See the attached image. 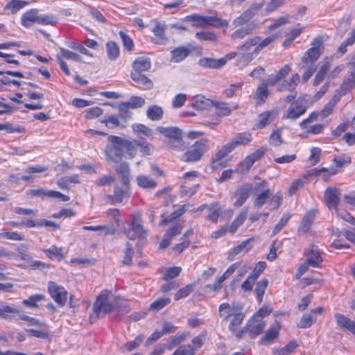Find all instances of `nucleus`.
<instances>
[{"mask_svg":"<svg viewBox=\"0 0 355 355\" xmlns=\"http://www.w3.org/2000/svg\"><path fill=\"white\" fill-rule=\"evenodd\" d=\"M291 67L288 64L284 65L275 74H272L266 79L269 85L274 86L278 83L277 90L280 92L284 91H293L300 83V76L293 74L288 80H283L291 72Z\"/></svg>","mask_w":355,"mask_h":355,"instance_id":"1","label":"nucleus"},{"mask_svg":"<svg viewBox=\"0 0 355 355\" xmlns=\"http://www.w3.org/2000/svg\"><path fill=\"white\" fill-rule=\"evenodd\" d=\"M252 140V135L250 132H244L239 133L230 142L223 146L215 154L211 160L213 168H216L220 165V161L234 150L238 146H246Z\"/></svg>","mask_w":355,"mask_h":355,"instance_id":"2","label":"nucleus"},{"mask_svg":"<svg viewBox=\"0 0 355 355\" xmlns=\"http://www.w3.org/2000/svg\"><path fill=\"white\" fill-rule=\"evenodd\" d=\"M116 304V297L107 290H103L98 296L93 311L98 318L104 317L111 313Z\"/></svg>","mask_w":355,"mask_h":355,"instance_id":"3","label":"nucleus"},{"mask_svg":"<svg viewBox=\"0 0 355 355\" xmlns=\"http://www.w3.org/2000/svg\"><path fill=\"white\" fill-rule=\"evenodd\" d=\"M188 21L193 22V26L198 28H205L207 26L215 28H227L229 21L216 16H203L198 14H193L186 17Z\"/></svg>","mask_w":355,"mask_h":355,"instance_id":"4","label":"nucleus"},{"mask_svg":"<svg viewBox=\"0 0 355 355\" xmlns=\"http://www.w3.org/2000/svg\"><path fill=\"white\" fill-rule=\"evenodd\" d=\"M157 130L168 139L166 145L174 149H180L183 147L182 131L177 127H158Z\"/></svg>","mask_w":355,"mask_h":355,"instance_id":"5","label":"nucleus"},{"mask_svg":"<svg viewBox=\"0 0 355 355\" xmlns=\"http://www.w3.org/2000/svg\"><path fill=\"white\" fill-rule=\"evenodd\" d=\"M110 144L105 147L106 159L113 162H118L123 156L122 138L110 135L107 138Z\"/></svg>","mask_w":355,"mask_h":355,"instance_id":"6","label":"nucleus"},{"mask_svg":"<svg viewBox=\"0 0 355 355\" xmlns=\"http://www.w3.org/2000/svg\"><path fill=\"white\" fill-rule=\"evenodd\" d=\"M208 139H202L195 142L183 155V160L186 162L198 161L208 150Z\"/></svg>","mask_w":355,"mask_h":355,"instance_id":"7","label":"nucleus"},{"mask_svg":"<svg viewBox=\"0 0 355 355\" xmlns=\"http://www.w3.org/2000/svg\"><path fill=\"white\" fill-rule=\"evenodd\" d=\"M125 233L130 240H135L137 237L141 238L146 236L139 213L137 212L132 215L130 227L125 230Z\"/></svg>","mask_w":355,"mask_h":355,"instance_id":"8","label":"nucleus"},{"mask_svg":"<svg viewBox=\"0 0 355 355\" xmlns=\"http://www.w3.org/2000/svg\"><path fill=\"white\" fill-rule=\"evenodd\" d=\"M306 110V101L300 98L291 103L284 115V119L295 120L303 115Z\"/></svg>","mask_w":355,"mask_h":355,"instance_id":"9","label":"nucleus"},{"mask_svg":"<svg viewBox=\"0 0 355 355\" xmlns=\"http://www.w3.org/2000/svg\"><path fill=\"white\" fill-rule=\"evenodd\" d=\"M48 291L54 301L60 306H64L67 299L66 289L55 282H51L48 285Z\"/></svg>","mask_w":355,"mask_h":355,"instance_id":"10","label":"nucleus"},{"mask_svg":"<svg viewBox=\"0 0 355 355\" xmlns=\"http://www.w3.org/2000/svg\"><path fill=\"white\" fill-rule=\"evenodd\" d=\"M312 47L308 49L304 56L302 58V62H309L316 63L322 52L320 48L322 46V38L315 37L312 42Z\"/></svg>","mask_w":355,"mask_h":355,"instance_id":"11","label":"nucleus"},{"mask_svg":"<svg viewBox=\"0 0 355 355\" xmlns=\"http://www.w3.org/2000/svg\"><path fill=\"white\" fill-rule=\"evenodd\" d=\"M252 190V185L250 184L238 187L232 194V198L236 199L234 206L235 207H241L250 197Z\"/></svg>","mask_w":355,"mask_h":355,"instance_id":"12","label":"nucleus"},{"mask_svg":"<svg viewBox=\"0 0 355 355\" xmlns=\"http://www.w3.org/2000/svg\"><path fill=\"white\" fill-rule=\"evenodd\" d=\"M266 326V323L263 320L252 316L248 322L245 329L251 338L259 335Z\"/></svg>","mask_w":355,"mask_h":355,"instance_id":"13","label":"nucleus"},{"mask_svg":"<svg viewBox=\"0 0 355 355\" xmlns=\"http://www.w3.org/2000/svg\"><path fill=\"white\" fill-rule=\"evenodd\" d=\"M22 313V310L18 309L12 304L1 303L0 304V318L6 320H12L16 316L19 318Z\"/></svg>","mask_w":355,"mask_h":355,"instance_id":"14","label":"nucleus"},{"mask_svg":"<svg viewBox=\"0 0 355 355\" xmlns=\"http://www.w3.org/2000/svg\"><path fill=\"white\" fill-rule=\"evenodd\" d=\"M28 195L35 197L47 196L52 198H59L61 201L66 202L69 200V197L62 193L53 190H45L42 188L30 189L27 193Z\"/></svg>","mask_w":355,"mask_h":355,"instance_id":"15","label":"nucleus"},{"mask_svg":"<svg viewBox=\"0 0 355 355\" xmlns=\"http://www.w3.org/2000/svg\"><path fill=\"white\" fill-rule=\"evenodd\" d=\"M340 191L336 187H327L324 191V198L329 209H337L340 202Z\"/></svg>","mask_w":355,"mask_h":355,"instance_id":"16","label":"nucleus"},{"mask_svg":"<svg viewBox=\"0 0 355 355\" xmlns=\"http://www.w3.org/2000/svg\"><path fill=\"white\" fill-rule=\"evenodd\" d=\"M266 152V149L264 147H261L247 156L240 163L239 166L241 172L248 171L257 160L261 159L264 155Z\"/></svg>","mask_w":355,"mask_h":355,"instance_id":"17","label":"nucleus"},{"mask_svg":"<svg viewBox=\"0 0 355 355\" xmlns=\"http://www.w3.org/2000/svg\"><path fill=\"white\" fill-rule=\"evenodd\" d=\"M261 6L256 5L244 11L241 15L234 19L232 25L234 28L246 24L261 8Z\"/></svg>","mask_w":355,"mask_h":355,"instance_id":"18","label":"nucleus"},{"mask_svg":"<svg viewBox=\"0 0 355 355\" xmlns=\"http://www.w3.org/2000/svg\"><path fill=\"white\" fill-rule=\"evenodd\" d=\"M277 111H265L258 116L257 123L254 124V129L259 130L266 128L277 116Z\"/></svg>","mask_w":355,"mask_h":355,"instance_id":"19","label":"nucleus"},{"mask_svg":"<svg viewBox=\"0 0 355 355\" xmlns=\"http://www.w3.org/2000/svg\"><path fill=\"white\" fill-rule=\"evenodd\" d=\"M212 106L216 108V114L218 116H230L233 110L238 108L237 104L233 103H227L218 101H213Z\"/></svg>","mask_w":355,"mask_h":355,"instance_id":"20","label":"nucleus"},{"mask_svg":"<svg viewBox=\"0 0 355 355\" xmlns=\"http://www.w3.org/2000/svg\"><path fill=\"white\" fill-rule=\"evenodd\" d=\"M338 327L343 331H348L355 335V320H352L345 315L337 313L334 315Z\"/></svg>","mask_w":355,"mask_h":355,"instance_id":"21","label":"nucleus"},{"mask_svg":"<svg viewBox=\"0 0 355 355\" xmlns=\"http://www.w3.org/2000/svg\"><path fill=\"white\" fill-rule=\"evenodd\" d=\"M306 256V261L310 264L311 267L320 268V264L322 262L323 259L317 246L314 245H311L308 250Z\"/></svg>","mask_w":355,"mask_h":355,"instance_id":"22","label":"nucleus"},{"mask_svg":"<svg viewBox=\"0 0 355 355\" xmlns=\"http://www.w3.org/2000/svg\"><path fill=\"white\" fill-rule=\"evenodd\" d=\"M256 28L257 26L253 22L249 23L245 26H241L240 28L232 33L230 37L233 40L243 39L252 33Z\"/></svg>","mask_w":355,"mask_h":355,"instance_id":"23","label":"nucleus"},{"mask_svg":"<svg viewBox=\"0 0 355 355\" xmlns=\"http://www.w3.org/2000/svg\"><path fill=\"white\" fill-rule=\"evenodd\" d=\"M281 327V324L279 322H274L261 338V343L264 345L270 344L273 340L277 338Z\"/></svg>","mask_w":355,"mask_h":355,"instance_id":"24","label":"nucleus"},{"mask_svg":"<svg viewBox=\"0 0 355 355\" xmlns=\"http://www.w3.org/2000/svg\"><path fill=\"white\" fill-rule=\"evenodd\" d=\"M37 9H31L25 12L21 17V24L25 28H30L34 24H37L38 19Z\"/></svg>","mask_w":355,"mask_h":355,"instance_id":"25","label":"nucleus"},{"mask_svg":"<svg viewBox=\"0 0 355 355\" xmlns=\"http://www.w3.org/2000/svg\"><path fill=\"white\" fill-rule=\"evenodd\" d=\"M213 101L202 95H196L191 98V105L196 110H204L212 106Z\"/></svg>","mask_w":355,"mask_h":355,"instance_id":"26","label":"nucleus"},{"mask_svg":"<svg viewBox=\"0 0 355 355\" xmlns=\"http://www.w3.org/2000/svg\"><path fill=\"white\" fill-rule=\"evenodd\" d=\"M241 308L235 306L233 304L228 303H223L219 306V315L223 318L224 320H228L232 317L236 313H237Z\"/></svg>","mask_w":355,"mask_h":355,"instance_id":"27","label":"nucleus"},{"mask_svg":"<svg viewBox=\"0 0 355 355\" xmlns=\"http://www.w3.org/2000/svg\"><path fill=\"white\" fill-rule=\"evenodd\" d=\"M227 62V59L225 58L220 59H213L205 58L200 59L198 64L202 67L218 69L223 67Z\"/></svg>","mask_w":355,"mask_h":355,"instance_id":"28","label":"nucleus"},{"mask_svg":"<svg viewBox=\"0 0 355 355\" xmlns=\"http://www.w3.org/2000/svg\"><path fill=\"white\" fill-rule=\"evenodd\" d=\"M145 104V99L140 96H132L129 101L121 103L119 105L121 111H124L128 108L137 109L141 107Z\"/></svg>","mask_w":355,"mask_h":355,"instance_id":"29","label":"nucleus"},{"mask_svg":"<svg viewBox=\"0 0 355 355\" xmlns=\"http://www.w3.org/2000/svg\"><path fill=\"white\" fill-rule=\"evenodd\" d=\"M130 77L140 87L145 89H150L153 86L151 80L141 74V72H131Z\"/></svg>","mask_w":355,"mask_h":355,"instance_id":"30","label":"nucleus"},{"mask_svg":"<svg viewBox=\"0 0 355 355\" xmlns=\"http://www.w3.org/2000/svg\"><path fill=\"white\" fill-rule=\"evenodd\" d=\"M132 67L134 69L133 72H144L150 69L151 62L149 58L139 57L135 60Z\"/></svg>","mask_w":355,"mask_h":355,"instance_id":"31","label":"nucleus"},{"mask_svg":"<svg viewBox=\"0 0 355 355\" xmlns=\"http://www.w3.org/2000/svg\"><path fill=\"white\" fill-rule=\"evenodd\" d=\"M260 42V37L255 36L247 40L243 44L239 47V51L246 53H254L257 55L259 53H256L257 44Z\"/></svg>","mask_w":355,"mask_h":355,"instance_id":"32","label":"nucleus"},{"mask_svg":"<svg viewBox=\"0 0 355 355\" xmlns=\"http://www.w3.org/2000/svg\"><path fill=\"white\" fill-rule=\"evenodd\" d=\"M267 85L268 83L266 80L259 84L256 89L254 98L257 101L258 103H264L269 96Z\"/></svg>","mask_w":355,"mask_h":355,"instance_id":"33","label":"nucleus"},{"mask_svg":"<svg viewBox=\"0 0 355 355\" xmlns=\"http://www.w3.org/2000/svg\"><path fill=\"white\" fill-rule=\"evenodd\" d=\"M315 217V211L314 210L308 211L301 221L298 232L302 234L306 233L309 230Z\"/></svg>","mask_w":355,"mask_h":355,"instance_id":"34","label":"nucleus"},{"mask_svg":"<svg viewBox=\"0 0 355 355\" xmlns=\"http://www.w3.org/2000/svg\"><path fill=\"white\" fill-rule=\"evenodd\" d=\"M190 51L184 46L176 48L171 51L172 62H180L184 60L189 54Z\"/></svg>","mask_w":355,"mask_h":355,"instance_id":"35","label":"nucleus"},{"mask_svg":"<svg viewBox=\"0 0 355 355\" xmlns=\"http://www.w3.org/2000/svg\"><path fill=\"white\" fill-rule=\"evenodd\" d=\"M252 240V238L245 239L241 243L236 246L233 249V250L230 253L228 256V259L232 260L236 255H238L241 253H247L252 248V246L250 245V242Z\"/></svg>","mask_w":355,"mask_h":355,"instance_id":"36","label":"nucleus"},{"mask_svg":"<svg viewBox=\"0 0 355 355\" xmlns=\"http://www.w3.org/2000/svg\"><path fill=\"white\" fill-rule=\"evenodd\" d=\"M115 170L120 176L123 184L127 186L130 182V167L125 162H122L116 166Z\"/></svg>","mask_w":355,"mask_h":355,"instance_id":"37","label":"nucleus"},{"mask_svg":"<svg viewBox=\"0 0 355 355\" xmlns=\"http://www.w3.org/2000/svg\"><path fill=\"white\" fill-rule=\"evenodd\" d=\"M300 67L305 69L302 77V80L303 83H306L315 72L318 66L316 63H311L309 61L302 62Z\"/></svg>","mask_w":355,"mask_h":355,"instance_id":"38","label":"nucleus"},{"mask_svg":"<svg viewBox=\"0 0 355 355\" xmlns=\"http://www.w3.org/2000/svg\"><path fill=\"white\" fill-rule=\"evenodd\" d=\"M355 87V80H351L350 78L345 80L340 87L335 91L334 95L337 96L339 99L345 96L348 92Z\"/></svg>","mask_w":355,"mask_h":355,"instance_id":"39","label":"nucleus"},{"mask_svg":"<svg viewBox=\"0 0 355 355\" xmlns=\"http://www.w3.org/2000/svg\"><path fill=\"white\" fill-rule=\"evenodd\" d=\"M106 53L110 60H116L120 55V49L118 44L113 42L109 41L105 44Z\"/></svg>","mask_w":355,"mask_h":355,"instance_id":"40","label":"nucleus"},{"mask_svg":"<svg viewBox=\"0 0 355 355\" xmlns=\"http://www.w3.org/2000/svg\"><path fill=\"white\" fill-rule=\"evenodd\" d=\"M164 111L162 107L153 105L148 107L146 111L147 117L151 121H159L163 116Z\"/></svg>","mask_w":355,"mask_h":355,"instance_id":"41","label":"nucleus"},{"mask_svg":"<svg viewBox=\"0 0 355 355\" xmlns=\"http://www.w3.org/2000/svg\"><path fill=\"white\" fill-rule=\"evenodd\" d=\"M331 65L329 62H325L319 69V71L317 72L314 80H313V85L318 86L319 85L325 78L328 72L330 70Z\"/></svg>","mask_w":355,"mask_h":355,"instance_id":"42","label":"nucleus"},{"mask_svg":"<svg viewBox=\"0 0 355 355\" xmlns=\"http://www.w3.org/2000/svg\"><path fill=\"white\" fill-rule=\"evenodd\" d=\"M237 56V65L243 68L248 65L257 55H254V53L239 51Z\"/></svg>","mask_w":355,"mask_h":355,"instance_id":"43","label":"nucleus"},{"mask_svg":"<svg viewBox=\"0 0 355 355\" xmlns=\"http://www.w3.org/2000/svg\"><path fill=\"white\" fill-rule=\"evenodd\" d=\"M136 181L138 186L144 189H153L157 186V182L153 178L145 175H138Z\"/></svg>","mask_w":355,"mask_h":355,"instance_id":"44","label":"nucleus"},{"mask_svg":"<svg viewBox=\"0 0 355 355\" xmlns=\"http://www.w3.org/2000/svg\"><path fill=\"white\" fill-rule=\"evenodd\" d=\"M122 143L123 153L125 152L127 154V155L125 157L128 159H132L136 153V147L138 144L135 141H132L128 139H125L123 138Z\"/></svg>","mask_w":355,"mask_h":355,"instance_id":"45","label":"nucleus"},{"mask_svg":"<svg viewBox=\"0 0 355 355\" xmlns=\"http://www.w3.org/2000/svg\"><path fill=\"white\" fill-rule=\"evenodd\" d=\"M83 229L88 231L101 232V234L104 236L113 235L116 232L114 227L107 225L83 226Z\"/></svg>","mask_w":355,"mask_h":355,"instance_id":"46","label":"nucleus"},{"mask_svg":"<svg viewBox=\"0 0 355 355\" xmlns=\"http://www.w3.org/2000/svg\"><path fill=\"white\" fill-rule=\"evenodd\" d=\"M45 296L42 294H35L31 295L28 299L22 300L21 304L26 307L37 308L38 304L44 301Z\"/></svg>","mask_w":355,"mask_h":355,"instance_id":"47","label":"nucleus"},{"mask_svg":"<svg viewBox=\"0 0 355 355\" xmlns=\"http://www.w3.org/2000/svg\"><path fill=\"white\" fill-rule=\"evenodd\" d=\"M268 286V280L266 278H263L261 280L257 282L255 284V293L257 299L259 303L262 302L265 291Z\"/></svg>","mask_w":355,"mask_h":355,"instance_id":"48","label":"nucleus"},{"mask_svg":"<svg viewBox=\"0 0 355 355\" xmlns=\"http://www.w3.org/2000/svg\"><path fill=\"white\" fill-rule=\"evenodd\" d=\"M28 5V2L21 0H11L9 3H8L5 7L4 10H10L11 14L15 15L19 10L24 8L26 6Z\"/></svg>","mask_w":355,"mask_h":355,"instance_id":"49","label":"nucleus"},{"mask_svg":"<svg viewBox=\"0 0 355 355\" xmlns=\"http://www.w3.org/2000/svg\"><path fill=\"white\" fill-rule=\"evenodd\" d=\"M245 318V314L240 309L232 317H231V321L229 324V329L230 331H235V329L240 326Z\"/></svg>","mask_w":355,"mask_h":355,"instance_id":"50","label":"nucleus"},{"mask_svg":"<svg viewBox=\"0 0 355 355\" xmlns=\"http://www.w3.org/2000/svg\"><path fill=\"white\" fill-rule=\"evenodd\" d=\"M339 100L340 99L338 98V96L334 94L332 98L329 100V101L327 103L325 104L323 109L320 112L321 114V117L326 118L329 114H331L334 110L335 105L339 101Z\"/></svg>","mask_w":355,"mask_h":355,"instance_id":"51","label":"nucleus"},{"mask_svg":"<svg viewBox=\"0 0 355 355\" xmlns=\"http://www.w3.org/2000/svg\"><path fill=\"white\" fill-rule=\"evenodd\" d=\"M248 211L246 209H243L240 214L234 220L229 227V230L234 233L236 231L239 227H240L245 221L247 217Z\"/></svg>","mask_w":355,"mask_h":355,"instance_id":"52","label":"nucleus"},{"mask_svg":"<svg viewBox=\"0 0 355 355\" xmlns=\"http://www.w3.org/2000/svg\"><path fill=\"white\" fill-rule=\"evenodd\" d=\"M297 347L295 341H290L285 347L282 348H274L273 353L277 355H289Z\"/></svg>","mask_w":355,"mask_h":355,"instance_id":"53","label":"nucleus"},{"mask_svg":"<svg viewBox=\"0 0 355 355\" xmlns=\"http://www.w3.org/2000/svg\"><path fill=\"white\" fill-rule=\"evenodd\" d=\"M128 197L127 190L121 189L118 185L114 186L113 195L111 196V199L114 202L121 203L124 198Z\"/></svg>","mask_w":355,"mask_h":355,"instance_id":"54","label":"nucleus"},{"mask_svg":"<svg viewBox=\"0 0 355 355\" xmlns=\"http://www.w3.org/2000/svg\"><path fill=\"white\" fill-rule=\"evenodd\" d=\"M271 197V192L269 189L264 190L257 195L254 201L255 207L260 208Z\"/></svg>","mask_w":355,"mask_h":355,"instance_id":"55","label":"nucleus"},{"mask_svg":"<svg viewBox=\"0 0 355 355\" xmlns=\"http://www.w3.org/2000/svg\"><path fill=\"white\" fill-rule=\"evenodd\" d=\"M124 256L121 261L123 265L130 266L132 264V258L134 255V250L132 245L130 243H126L125 248L123 251Z\"/></svg>","mask_w":355,"mask_h":355,"instance_id":"56","label":"nucleus"},{"mask_svg":"<svg viewBox=\"0 0 355 355\" xmlns=\"http://www.w3.org/2000/svg\"><path fill=\"white\" fill-rule=\"evenodd\" d=\"M345 131L355 132V116L350 122L340 124L339 126H338L337 128L334 130V134L336 136H339L342 132Z\"/></svg>","mask_w":355,"mask_h":355,"instance_id":"57","label":"nucleus"},{"mask_svg":"<svg viewBox=\"0 0 355 355\" xmlns=\"http://www.w3.org/2000/svg\"><path fill=\"white\" fill-rule=\"evenodd\" d=\"M170 302L171 299L169 297L159 298L150 304L148 310L156 312L159 311L164 306H166L167 304H168Z\"/></svg>","mask_w":355,"mask_h":355,"instance_id":"58","label":"nucleus"},{"mask_svg":"<svg viewBox=\"0 0 355 355\" xmlns=\"http://www.w3.org/2000/svg\"><path fill=\"white\" fill-rule=\"evenodd\" d=\"M46 256L51 259H57L61 260L63 258L62 248L55 245H51L49 248L43 250Z\"/></svg>","mask_w":355,"mask_h":355,"instance_id":"59","label":"nucleus"},{"mask_svg":"<svg viewBox=\"0 0 355 355\" xmlns=\"http://www.w3.org/2000/svg\"><path fill=\"white\" fill-rule=\"evenodd\" d=\"M338 170L336 167L334 166L326 168V167H322L318 169H315V174L318 175H322V178L324 180H328L331 176L334 175L337 173Z\"/></svg>","mask_w":355,"mask_h":355,"instance_id":"60","label":"nucleus"},{"mask_svg":"<svg viewBox=\"0 0 355 355\" xmlns=\"http://www.w3.org/2000/svg\"><path fill=\"white\" fill-rule=\"evenodd\" d=\"M0 239H6L12 241H23L24 237L17 232H8L3 229L0 232Z\"/></svg>","mask_w":355,"mask_h":355,"instance_id":"61","label":"nucleus"},{"mask_svg":"<svg viewBox=\"0 0 355 355\" xmlns=\"http://www.w3.org/2000/svg\"><path fill=\"white\" fill-rule=\"evenodd\" d=\"M27 250L28 247L26 245L21 244L17 249V258L25 261L26 262H30L31 261V257L28 253Z\"/></svg>","mask_w":355,"mask_h":355,"instance_id":"62","label":"nucleus"},{"mask_svg":"<svg viewBox=\"0 0 355 355\" xmlns=\"http://www.w3.org/2000/svg\"><path fill=\"white\" fill-rule=\"evenodd\" d=\"M290 218L291 215L289 214H284L274 227L272 230V236L277 234L288 223Z\"/></svg>","mask_w":355,"mask_h":355,"instance_id":"63","label":"nucleus"},{"mask_svg":"<svg viewBox=\"0 0 355 355\" xmlns=\"http://www.w3.org/2000/svg\"><path fill=\"white\" fill-rule=\"evenodd\" d=\"M119 35L121 40H122L124 48L129 51H132L134 49V43L130 37L125 32L121 31H119Z\"/></svg>","mask_w":355,"mask_h":355,"instance_id":"64","label":"nucleus"}]
</instances>
